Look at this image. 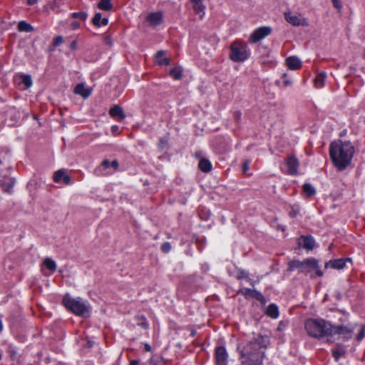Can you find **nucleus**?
<instances>
[{"label": "nucleus", "mask_w": 365, "mask_h": 365, "mask_svg": "<svg viewBox=\"0 0 365 365\" xmlns=\"http://www.w3.org/2000/svg\"><path fill=\"white\" fill-rule=\"evenodd\" d=\"M355 152L354 145L349 141L333 142L329 147L330 158L339 170H344L351 163Z\"/></svg>", "instance_id": "f257e3e1"}, {"label": "nucleus", "mask_w": 365, "mask_h": 365, "mask_svg": "<svg viewBox=\"0 0 365 365\" xmlns=\"http://www.w3.org/2000/svg\"><path fill=\"white\" fill-rule=\"evenodd\" d=\"M261 343L255 339L250 341L241 351L242 365H262L264 352Z\"/></svg>", "instance_id": "f03ea898"}, {"label": "nucleus", "mask_w": 365, "mask_h": 365, "mask_svg": "<svg viewBox=\"0 0 365 365\" xmlns=\"http://www.w3.org/2000/svg\"><path fill=\"white\" fill-rule=\"evenodd\" d=\"M304 327L308 335L317 339L329 336L331 329V324L322 319H309L306 321Z\"/></svg>", "instance_id": "7ed1b4c3"}, {"label": "nucleus", "mask_w": 365, "mask_h": 365, "mask_svg": "<svg viewBox=\"0 0 365 365\" xmlns=\"http://www.w3.org/2000/svg\"><path fill=\"white\" fill-rule=\"evenodd\" d=\"M62 304L76 316L85 317L89 312V307L81 298H72L68 294L63 297Z\"/></svg>", "instance_id": "20e7f679"}, {"label": "nucleus", "mask_w": 365, "mask_h": 365, "mask_svg": "<svg viewBox=\"0 0 365 365\" xmlns=\"http://www.w3.org/2000/svg\"><path fill=\"white\" fill-rule=\"evenodd\" d=\"M250 55L247 44L240 40H236L230 45V58L234 62H242Z\"/></svg>", "instance_id": "39448f33"}, {"label": "nucleus", "mask_w": 365, "mask_h": 365, "mask_svg": "<svg viewBox=\"0 0 365 365\" xmlns=\"http://www.w3.org/2000/svg\"><path fill=\"white\" fill-rule=\"evenodd\" d=\"M315 270V275L317 277H322L323 272L319 269V262L314 258H308L304 260V264L302 269V273H304L306 275L312 273V271Z\"/></svg>", "instance_id": "423d86ee"}, {"label": "nucleus", "mask_w": 365, "mask_h": 365, "mask_svg": "<svg viewBox=\"0 0 365 365\" xmlns=\"http://www.w3.org/2000/svg\"><path fill=\"white\" fill-rule=\"evenodd\" d=\"M272 29L269 26H262L255 29L249 37L250 43H255L271 34Z\"/></svg>", "instance_id": "0eeeda50"}, {"label": "nucleus", "mask_w": 365, "mask_h": 365, "mask_svg": "<svg viewBox=\"0 0 365 365\" xmlns=\"http://www.w3.org/2000/svg\"><path fill=\"white\" fill-rule=\"evenodd\" d=\"M110 168H112L114 171L117 170L118 168V160H115L111 163L108 160H103L101 165L96 169L95 173L97 175H109L111 173L107 170Z\"/></svg>", "instance_id": "6e6552de"}, {"label": "nucleus", "mask_w": 365, "mask_h": 365, "mask_svg": "<svg viewBox=\"0 0 365 365\" xmlns=\"http://www.w3.org/2000/svg\"><path fill=\"white\" fill-rule=\"evenodd\" d=\"M285 20L294 26H307L306 19L301 14H294L291 11H286L284 14Z\"/></svg>", "instance_id": "1a4fd4ad"}, {"label": "nucleus", "mask_w": 365, "mask_h": 365, "mask_svg": "<svg viewBox=\"0 0 365 365\" xmlns=\"http://www.w3.org/2000/svg\"><path fill=\"white\" fill-rule=\"evenodd\" d=\"M329 336H333L338 334L341 336L344 339H349L351 337L353 330L349 327L340 325V326H333L331 325V329H330Z\"/></svg>", "instance_id": "9d476101"}, {"label": "nucleus", "mask_w": 365, "mask_h": 365, "mask_svg": "<svg viewBox=\"0 0 365 365\" xmlns=\"http://www.w3.org/2000/svg\"><path fill=\"white\" fill-rule=\"evenodd\" d=\"M351 262V258H340L336 259H331L325 263L324 267L332 268L336 269H342L345 267L346 262Z\"/></svg>", "instance_id": "9b49d317"}, {"label": "nucleus", "mask_w": 365, "mask_h": 365, "mask_svg": "<svg viewBox=\"0 0 365 365\" xmlns=\"http://www.w3.org/2000/svg\"><path fill=\"white\" fill-rule=\"evenodd\" d=\"M215 356L217 365L227 364V353L224 346H217L215 350Z\"/></svg>", "instance_id": "f8f14e48"}, {"label": "nucleus", "mask_w": 365, "mask_h": 365, "mask_svg": "<svg viewBox=\"0 0 365 365\" xmlns=\"http://www.w3.org/2000/svg\"><path fill=\"white\" fill-rule=\"evenodd\" d=\"M15 182V179L8 175H4L0 178V187L2 188L4 192L9 194L12 192Z\"/></svg>", "instance_id": "ddd939ff"}, {"label": "nucleus", "mask_w": 365, "mask_h": 365, "mask_svg": "<svg viewBox=\"0 0 365 365\" xmlns=\"http://www.w3.org/2000/svg\"><path fill=\"white\" fill-rule=\"evenodd\" d=\"M163 20V14L161 11L153 12L148 14L146 21L151 26H157L160 25Z\"/></svg>", "instance_id": "4468645a"}, {"label": "nucleus", "mask_w": 365, "mask_h": 365, "mask_svg": "<svg viewBox=\"0 0 365 365\" xmlns=\"http://www.w3.org/2000/svg\"><path fill=\"white\" fill-rule=\"evenodd\" d=\"M286 164L287 167V173L289 175H297L298 167L299 165V160L294 156H289L287 158Z\"/></svg>", "instance_id": "2eb2a0df"}, {"label": "nucleus", "mask_w": 365, "mask_h": 365, "mask_svg": "<svg viewBox=\"0 0 365 365\" xmlns=\"http://www.w3.org/2000/svg\"><path fill=\"white\" fill-rule=\"evenodd\" d=\"M53 178L55 182H60L63 180L65 185H69L71 183V178L66 174V170H58L55 172Z\"/></svg>", "instance_id": "dca6fc26"}, {"label": "nucleus", "mask_w": 365, "mask_h": 365, "mask_svg": "<svg viewBox=\"0 0 365 365\" xmlns=\"http://www.w3.org/2000/svg\"><path fill=\"white\" fill-rule=\"evenodd\" d=\"M299 245L306 250H312L314 247L315 241L311 236H302Z\"/></svg>", "instance_id": "f3484780"}, {"label": "nucleus", "mask_w": 365, "mask_h": 365, "mask_svg": "<svg viewBox=\"0 0 365 365\" xmlns=\"http://www.w3.org/2000/svg\"><path fill=\"white\" fill-rule=\"evenodd\" d=\"M109 115L113 118H117L118 120H122L125 118L123 108L118 106H113L109 110Z\"/></svg>", "instance_id": "a211bd4d"}, {"label": "nucleus", "mask_w": 365, "mask_h": 365, "mask_svg": "<svg viewBox=\"0 0 365 365\" xmlns=\"http://www.w3.org/2000/svg\"><path fill=\"white\" fill-rule=\"evenodd\" d=\"M286 64L291 70H297L302 67V62L296 56H289L286 59Z\"/></svg>", "instance_id": "6ab92c4d"}, {"label": "nucleus", "mask_w": 365, "mask_h": 365, "mask_svg": "<svg viewBox=\"0 0 365 365\" xmlns=\"http://www.w3.org/2000/svg\"><path fill=\"white\" fill-rule=\"evenodd\" d=\"M74 92L76 94L81 95L84 98H88L91 95V91L86 88L83 83H78L76 86Z\"/></svg>", "instance_id": "aec40b11"}, {"label": "nucleus", "mask_w": 365, "mask_h": 365, "mask_svg": "<svg viewBox=\"0 0 365 365\" xmlns=\"http://www.w3.org/2000/svg\"><path fill=\"white\" fill-rule=\"evenodd\" d=\"M165 51H158L155 55L156 62L160 66H167L170 64V59L168 58H164Z\"/></svg>", "instance_id": "412c9836"}, {"label": "nucleus", "mask_w": 365, "mask_h": 365, "mask_svg": "<svg viewBox=\"0 0 365 365\" xmlns=\"http://www.w3.org/2000/svg\"><path fill=\"white\" fill-rule=\"evenodd\" d=\"M266 314L271 318L276 319L279 317V309L276 304H271L268 306Z\"/></svg>", "instance_id": "4be33fe9"}, {"label": "nucleus", "mask_w": 365, "mask_h": 365, "mask_svg": "<svg viewBox=\"0 0 365 365\" xmlns=\"http://www.w3.org/2000/svg\"><path fill=\"white\" fill-rule=\"evenodd\" d=\"M63 4V0H52L48 4L50 9L56 14L61 11V6Z\"/></svg>", "instance_id": "5701e85b"}, {"label": "nucleus", "mask_w": 365, "mask_h": 365, "mask_svg": "<svg viewBox=\"0 0 365 365\" xmlns=\"http://www.w3.org/2000/svg\"><path fill=\"white\" fill-rule=\"evenodd\" d=\"M304 264V261L299 260H292L290 261L288 264V271L292 272L295 269H298L299 272H302V267Z\"/></svg>", "instance_id": "b1692460"}, {"label": "nucleus", "mask_w": 365, "mask_h": 365, "mask_svg": "<svg viewBox=\"0 0 365 365\" xmlns=\"http://www.w3.org/2000/svg\"><path fill=\"white\" fill-rule=\"evenodd\" d=\"M199 168L204 173H208L212 170V165L207 159H202L199 163Z\"/></svg>", "instance_id": "393cba45"}, {"label": "nucleus", "mask_w": 365, "mask_h": 365, "mask_svg": "<svg viewBox=\"0 0 365 365\" xmlns=\"http://www.w3.org/2000/svg\"><path fill=\"white\" fill-rule=\"evenodd\" d=\"M325 78H326L325 73H319L314 79L315 86L318 88H322L324 86Z\"/></svg>", "instance_id": "a878e982"}, {"label": "nucleus", "mask_w": 365, "mask_h": 365, "mask_svg": "<svg viewBox=\"0 0 365 365\" xmlns=\"http://www.w3.org/2000/svg\"><path fill=\"white\" fill-rule=\"evenodd\" d=\"M18 30L19 31L31 32L34 31V27L27 22L22 21L18 24Z\"/></svg>", "instance_id": "bb28decb"}, {"label": "nucleus", "mask_w": 365, "mask_h": 365, "mask_svg": "<svg viewBox=\"0 0 365 365\" xmlns=\"http://www.w3.org/2000/svg\"><path fill=\"white\" fill-rule=\"evenodd\" d=\"M98 7L104 11H110L113 8L110 0H101L98 4Z\"/></svg>", "instance_id": "cd10ccee"}, {"label": "nucleus", "mask_w": 365, "mask_h": 365, "mask_svg": "<svg viewBox=\"0 0 365 365\" xmlns=\"http://www.w3.org/2000/svg\"><path fill=\"white\" fill-rule=\"evenodd\" d=\"M193 4V9L196 13H201L204 11L205 6L202 4V0H191Z\"/></svg>", "instance_id": "c85d7f7f"}, {"label": "nucleus", "mask_w": 365, "mask_h": 365, "mask_svg": "<svg viewBox=\"0 0 365 365\" xmlns=\"http://www.w3.org/2000/svg\"><path fill=\"white\" fill-rule=\"evenodd\" d=\"M302 189H303V192L305 193L307 197H312L315 195V192H316L315 189L314 188V187L312 185H310L309 183H305L303 185Z\"/></svg>", "instance_id": "c756f323"}, {"label": "nucleus", "mask_w": 365, "mask_h": 365, "mask_svg": "<svg viewBox=\"0 0 365 365\" xmlns=\"http://www.w3.org/2000/svg\"><path fill=\"white\" fill-rule=\"evenodd\" d=\"M43 264L51 272V273L54 272L56 269V264L51 258H46L43 261Z\"/></svg>", "instance_id": "7c9ffc66"}, {"label": "nucleus", "mask_w": 365, "mask_h": 365, "mask_svg": "<svg viewBox=\"0 0 365 365\" xmlns=\"http://www.w3.org/2000/svg\"><path fill=\"white\" fill-rule=\"evenodd\" d=\"M135 321L138 326H140L143 329H147L148 327V324L144 316H137L135 317Z\"/></svg>", "instance_id": "2f4dec72"}, {"label": "nucleus", "mask_w": 365, "mask_h": 365, "mask_svg": "<svg viewBox=\"0 0 365 365\" xmlns=\"http://www.w3.org/2000/svg\"><path fill=\"white\" fill-rule=\"evenodd\" d=\"M255 290V289H251L249 288H243V289H240V290H238L237 294H242L247 299L252 298Z\"/></svg>", "instance_id": "473e14b6"}, {"label": "nucleus", "mask_w": 365, "mask_h": 365, "mask_svg": "<svg viewBox=\"0 0 365 365\" xmlns=\"http://www.w3.org/2000/svg\"><path fill=\"white\" fill-rule=\"evenodd\" d=\"M170 74L174 79H180L182 78V70L179 67H175L170 71Z\"/></svg>", "instance_id": "72a5a7b5"}, {"label": "nucleus", "mask_w": 365, "mask_h": 365, "mask_svg": "<svg viewBox=\"0 0 365 365\" xmlns=\"http://www.w3.org/2000/svg\"><path fill=\"white\" fill-rule=\"evenodd\" d=\"M345 354V351L341 347H337L333 350L332 355L336 361Z\"/></svg>", "instance_id": "f704fd0d"}, {"label": "nucleus", "mask_w": 365, "mask_h": 365, "mask_svg": "<svg viewBox=\"0 0 365 365\" xmlns=\"http://www.w3.org/2000/svg\"><path fill=\"white\" fill-rule=\"evenodd\" d=\"M252 298L255 299L257 301L260 302L263 305H264L267 302V301H266L264 297L262 295V294L257 290H255Z\"/></svg>", "instance_id": "c9c22d12"}, {"label": "nucleus", "mask_w": 365, "mask_h": 365, "mask_svg": "<svg viewBox=\"0 0 365 365\" xmlns=\"http://www.w3.org/2000/svg\"><path fill=\"white\" fill-rule=\"evenodd\" d=\"M88 14L84 11L74 12L71 14V17L73 19H78L83 21H85L87 19Z\"/></svg>", "instance_id": "e433bc0d"}, {"label": "nucleus", "mask_w": 365, "mask_h": 365, "mask_svg": "<svg viewBox=\"0 0 365 365\" xmlns=\"http://www.w3.org/2000/svg\"><path fill=\"white\" fill-rule=\"evenodd\" d=\"M168 146V139L167 138H160L158 143V148L163 150Z\"/></svg>", "instance_id": "4c0bfd02"}, {"label": "nucleus", "mask_w": 365, "mask_h": 365, "mask_svg": "<svg viewBox=\"0 0 365 365\" xmlns=\"http://www.w3.org/2000/svg\"><path fill=\"white\" fill-rule=\"evenodd\" d=\"M22 83L26 86V88H29L32 85V80L31 76L23 75Z\"/></svg>", "instance_id": "58836bf2"}, {"label": "nucleus", "mask_w": 365, "mask_h": 365, "mask_svg": "<svg viewBox=\"0 0 365 365\" xmlns=\"http://www.w3.org/2000/svg\"><path fill=\"white\" fill-rule=\"evenodd\" d=\"M101 14L100 13H97L95 14L94 17L92 19V23L94 26L97 27L101 26Z\"/></svg>", "instance_id": "ea45409f"}, {"label": "nucleus", "mask_w": 365, "mask_h": 365, "mask_svg": "<svg viewBox=\"0 0 365 365\" xmlns=\"http://www.w3.org/2000/svg\"><path fill=\"white\" fill-rule=\"evenodd\" d=\"M237 278L238 279H245L247 280H250V279L249 278V276H248V272H246L245 270H240L239 272L237 273Z\"/></svg>", "instance_id": "a19ab883"}, {"label": "nucleus", "mask_w": 365, "mask_h": 365, "mask_svg": "<svg viewBox=\"0 0 365 365\" xmlns=\"http://www.w3.org/2000/svg\"><path fill=\"white\" fill-rule=\"evenodd\" d=\"M250 160H245L244 162H243V164H242V170H243V173L247 174V172L249 171L250 170Z\"/></svg>", "instance_id": "79ce46f5"}, {"label": "nucleus", "mask_w": 365, "mask_h": 365, "mask_svg": "<svg viewBox=\"0 0 365 365\" xmlns=\"http://www.w3.org/2000/svg\"><path fill=\"white\" fill-rule=\"evenodd\" d=\"M63 37L61 36H58L54 38L53 41V45L55 47L58 46L60 44H61L63 43Z\"/></svg>", "instance_id": "37998d69"}, {"label": "nucleus", "mask_w": 365, "mask_h": 365, "mask_svg": "<svg viewBox=\"0 0 365 365\" xmlns=\"http://www.w3.org/2000/svg\"><path fill=\"white\" fill-rule=\"evenodd\" d=\"M299 213V208L297 207H292V210L289 212V215L294 218Z\"/></svg>", "instance_id": "c03bdc74"}, {"label": "nucleus", "mask_w": 365, "mask_h": 365, "mask_svg": "<svg viewBox=\"0 0 365 365\" xmlns=\"http://www.w3.org/2000/svg\"><path fill=\"white\" fill-rule=\"evenodd\" d=\"M171 249V246H170V244L169 242H164L162 245H161V250L163 252H168Z\"/></svg>", "instance_id": "a18cd8bd"}, {"label": "nucleus", "mask_w": 365, "mask_h": 365, "mask_svg": "<svg viewBox=\"0 0 365 365\" xmlns=\"http://www.w3.org/2000/svg\"><path fill=\"white\" fill-rule=\"evenodd\" d=\"M331 2L333 4V6L336 9H337L339 10H340L341 9L342 6H341V3L340 0H331Z\"/></svg>", "instance_id": "49530a36"}, {"label": "nucleus", "mask_w": 365, "mask_h": 365, "mask_svg": "<svg viewBox=\"0 0 365 365\" xmlns=\"http://www.w3.org/2000/svg\"><path fill=\"white\" fill-rule=\"evenodd\" d=\"M242 116V113L240 110H236L233 113V117L236 122H238Z\"/></svg>", "instance_id": "de8ad7c7"}, {"label": "nucleus", "mask_w": 365, "mask_h": 365, "mask_svg": "<svg viewBox=\"0 0 365 365\" xmlns=\"http://www.w3.org/2000/svg\"><path fill=\"white\" fill-rule=\"evenodd\" d=\"M365 336V330L364 328L362 327L359 333L356 336V339L358 341H361Z\"/></svg>", "instance_id": "09e8293b"}, {"label": "nucleus", "mask_w": 365, "mask_h": 365, "mask_svg": "<svg viewBox=\"0 0 365 365\" xmlns=\"http://www.w3.org/2000/svg\"><path fill=\"white\" fill-rule=\"evenodd\" d=\"M70 26L71 29L76 30L80 27V23L77 21H75L71 24Z\"/></svg>", "instance_id": "8fccbe9b"}, {"label": "nucleus", "mask_w": 365, "mask_h": 365, "mask_svg": "<svg viewBox=\"0 0 365 365\" xmlns=\"http://www.w3.org/2000/svg\"><path fill=\"white\" fill-rule=\"evenodd\" d=\"M111 132L113 135H118L120 133L119 127L118 125H113L111 127Z\"/></svg>", "instance_id": "3c124183"}, {"label": "nucleus", "mask_w": 365, "mask_h": 365, "mask_svg": "<svg viewBox=\"0 0 365 365\" xmlns=\"http://www.w3.org/2000/svg\"><path fill=\"white\" fill-rule=\"evenodd\" d=\"M70 48L71 50H76L77 48V41L74 40L73 41H72L70 45Z\"/></svg>", "instance_id": "603ef678"}, {"label": "nucleus", "mask_w": 365, "mask_h": 365, "mask_svg": "<svg viewBox=\"0 0 365 365\" xmlns=\"http://www.w3.org/2000/svg\"><path fill=\"white\" fill-rule=\"evenodd\" d=\"M101 26H106L108 24V19L107 18H101V22L100 23Z\"/></svg>", "instance_id": "864d4df0"}, {"label": "nucleus", "mask_w": 365, "mask_h": 365, "mask_svg": "<svg viewBox=\"0 0 365 365\" xmlns=\"http://www.w3.org/2000/svg\"><path fill=\"white\" fill-rule=\"evenodd\" d=\"M149 365H160V363L158 361L151 359L149 361Z\"/></svg>", "instance_id": "5fc2aeb1"}, {"label": "nucleus", "mask_w": 365, "mask_h": 365, "mask_svg": "<svg viewBox=\"0 0 365 365\" xmlns=\"http://www.w3.org/2000/svg\"><path fill=\"white\" fill-rule=\"evenodd\" d=\"M129 365H140V361L139 360H132L130 361Z\"/></svg>", "instance_id": "6e6d98bb"}, {"label": "nucleus", "mask_w": 365, "mask_h": 365, "mask_svg": "<svg viewBox=\"0 0 365 365\" xmlns=\"http://www.w3.org/2000/svg\"><path fill=\"white\" fill-rule=\"evenodd\" d=\"M38 0H27V3L29 5H34L37 3Z\"/></svg>", "instance_id": "4d7b16f0"}, {"label": "nucleus", "mask_w": 365, "mask_h": 365, "mask_svg": "<svg viewBox=\"0 0 365 365\" xmlns=\"http://www.w3.org/2000/svg\"><path fill=\"white\" fill-rule=\"evenodd\" d=\"M289 85H291V81H290L286 80V81H284V86H288Z\"/></svg>", "instance_id": "13d9d810"}, {"label": "nucleus", "mask_w": 365, "mask_h": 365, "mask_svg": "<svg viewBox=\"0 0 365 365\" xmlns=\"http://www.w3.org/2000/svg\"><path fill=\"white\" fill-rule=\"evenodd\" d=\"M10 354H11V356H13V355L16 354V352L14 350H11L10 351Z\"/></svg>", "instance_id": "bf43d9fd"}, {"label": "nucleus", "mask_w": 365, "mask_h": 365, "mask_svg": "<svg viewBox=\"0 0 365 365\" xmlns=\"http://www.w3.org/2000/svg\"><path fill=\"white\" fill-rule=\"evenodd\" d=\"M2 329H3V325H2L1 321L0 320V332L2 331Z\"/></svg>", "instance_id": "052dcab7"}, {"label": "nucleus", "mask_w": 365, "mask_h": 365, "mask_svg": "<svg viewBox=\"0 0 365 365\" xmlns=\"http://www.w3.org/2000/svg\"><path fill=\"white\" fill-rule=\"evenodd\" d=\"M145 349H146L147 351H150V346L146 345V346H145Z\"/></svg>", "instance_id": "680f3d73"}, {"label": "nucleus", "mask_w": 365, "mask_h": 365, "mask_svg": "<svg viewBox=\"0 0 365 365\" xmlns=\"http://www.w3.org/2000/svg\"><path fill=\"white\" fill-rule=\"evenodd\" d=\"M362 58L365 59V49L363 51Z\"/></svg>", "instance_id": "e2e57ef3"}, {"label": "nucleus", "mask_w": 365, "mask_h": 365, "mask_svg": "<svg viewBox=\"0 0 365 365\" xmlns=\"http://www.w3.org/2000/svg\"><path fill=\"white\" fill-rule=\"evenodd\" d=\"M310 277H311V278H314L315 275H314L313 274H311Z\"/></svg>", "instance_id": "0e129e2a"}, {"label": "nucleus", "mask_w": 365, "mask_h": 365, "mask_svg": "<svg viewBox=\"0 0 365 365\" xmlns=\"http://www.w3.org/2000/svg\"><path fill=\"white\" fill-rule=\"evenodd\" d=\"M1 164H2V161H1V160L0 159V165H1Z\"/></svg>", "instance_id": "69168bd1"}, {"label": "nucleus", "mask_w": 365, "mask_h": 365, "mask_svg": "<svg viewBox=\"0 0 365 365\" xmlns=\"http://www.w3.org/2000/svg\"><path fill=\"white\" fill-rule=\"evenodd\" d=\"M1 359V354H0V360Z\"/></svg>", "instance_id": "338daca9"}]
</instances>
